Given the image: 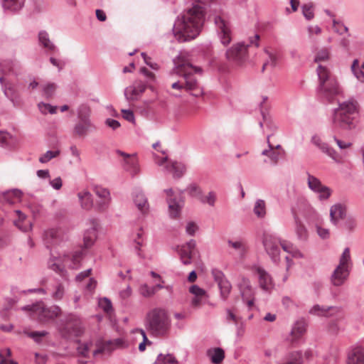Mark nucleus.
Here are the masks:
<instances>
[{
    "mask_svg": "<svg viewBox=\"0 0 364 364\" xmlns=\"http://www.w3.org/2000/svg\"><path fill=\"white\" fill-rule=\"evenodd\" d=\"M294 213L297 215H301L306 219H311L314 218L316 212L311 205L305 200L301 199L298 201L296 210H293V214Z\"/></svg>",
    "mask_w": 364,
    "mask_h": 364,
    "instance_id": "obj_20",
    "label": "nucleus"
},
{
    "mask_svg": "<svg viewBox=\"0 0 364 364\" xmlns=\"http://www.w3.org/2000/svg\"><path fill=\"white\" fill-rule=\"evenodd\" d=\"M269 150H264L262 154L267 156L272 163L276 164L282 156L283 151L281 149L279 145H277L274 148L271 144H269Z\"/></svg>",
    "mask_w": 364,
    "mask_h": 364,
    "instance_id": "obj_33",
    "label": "nucleus"
},
{
    "mask_svg": "<svg viewBox=\"0 0 364 364\" xmlns=\"http://www.w3.org/2000/svg\"><path fill=\"white\" fill-rule=\"evenodd\" d=\"M328 58H329L328 50L326 49H323L317 53L316 58H315V61L316 63H321V62L327 60L328 59Z\"/></svg>",
    "mask_w": 364,
    "mask_h": 364,
    "instance_id": "obj_64",
    "label": "nucleus"
},
{
    "mask_svg": "<svg viewBox=\"0 0 364 364\" xmlns=\"http://www.w3.org/2000/svg\"><path fill=\"white\" fill-rule=\"evenodd\" d=\"M323 151L326 153L330 157L338 162L341 161V157L331 148L323 146L322 147Z\"/></svg>",
    "mask_w": 364,
    "mask_h": 364,
    "instance_id": "obj_63",
    "label": "nucleus"
},
{
    "mask_svg": "<svg viewBox=\"0 0 364 364\" xmlns=\"http://www.w3.org/2000/svg\"><path fill=\"white\" fill-rule=\"evenodd\" d=\"M139 293L144 297H151L154 294V290L150 288L147 284H142L139 287Z\"/></svg>",
    "mask_w": 364,
    "mask_h": 364,
    "instance_id": "obj_62",
    "label": "nucleus"
},
{
    "mask_svg": "<svg viewBox=\"0 0 364 364\" xmlns=\"http://www.w3.org/2000/svg\"><path fill=\"white\" fill-rule=\"evenodd\" d=\"M117 154L124 158V163L127 166V168H132L133 173L137 171V159L135 155H129L121 151H117Z\"/></svg>",
    "mask_w": 364,
    "mask_h": 364,
    "instance_id": "obj_35",
    "label": "nucleus"
},
{
    "mask_svg": "<svg viewBox=\"0 0 364 364\" xmlns=\"http://www.w3.org/2000/svg\"><path fill=\"white\" fill-rule=\"evenodd\" d=\"M350 264V249L346 247L341 256L339 264L332 274L331 282L333 285L340 286L345 282L349 274Z\"/></svg>",
    "mask_w": 364,
    "mask_h": 364,
    "instance_id": "obj_9",
    "label": "nucleus"
},
{
    "mask_svg": "<svg viewBox=\"0 0 364 364\" xmlns=\"http://www.w3.org/2000/svg\"><path fill=\"white\" fill-rule=\"evenodd\" d=\"M43 239L47 247L54 245L63 240V231L59 228H50L45 232Z\"/></svg>",
    "mask_w": 364,
    "mask_h": 364,
    "instance_id": "obj_19",
    "label": "nucleus"
},
{
    "mask_svg": "<svg viewBox=\"0 0 364 364\" xmlns=\"http://www.w3.org/2000/svg\"><path fill=\"white\" fill-rule=\"evenodd\" d=\"M25 0H4L3 6L11 11H18L23 6Z\"/></svg>",
    "mask_w": 364,
    "mask_h": 364,
    "instance_id": "obj_39",
    "label": "nucleus"
},
{
    "mask_svg": "<svg viewBox=\"0 0 364 364\" xmlns=\"http://www.w3.org/2000/svg\"><path fill=\"white\" fill-rule=\"evenodd\" d=\"M240 289L243 300L246 302L249 308L254 305V294L247 279H243L240 284Z\"/></svg>",
    "mask_w": 364,
    "mask_h": 364,
    "instance_id": "obj_21",
    "label": "nucleus"
},
{
    "mask_svg": "<svg viewBox=\"0 0 364 364\" xmlns=\"http://www.w3.org/2000/svg\"><path fill=\"white\" fill-rule=\"evenodd\" d=\"M77 197L81 207L83 209L89 210L93 205L92 194L87 189H82L77 193Z\"/></svg>",
    "mask_w": 364,
    "mask_h": 364,
    "instance_id": "obj_25",
    "label": "nucleus"
},
{
    "mask_svg": "<svg viewBox=\"0 0 364 364\" xmlns=\"http://www.w3.org/2000/svg\"><path fill=\"white\" fill-rule=\"evenodd\" d=\"M51 296L55 300H60L65 294V287L62 283H56L51 290Z\"/></svg>",
    "mask_w": 364,
    "mask_h": 364,
    "instance_id": "obj_44",
    "label": "nucleus"
},
{
    "mask_svg": "<svg viewBox=\"0 0 364 364\" xmlns=\"http://www.w3.org/2000/svg\"><path fill=\"white\" fill-rule=\"evenodd\" d=\"M332 308L321 307L319 305H315L311 310L310 313L316 316H327L328 312L331 310Z\"/></svg>",
    "mask_w": 364,
    "mask_h": 364,
    "instance_id": "obj_55",
    "label": "nucleus"
},
{
    "mask_svg": "<svg viewBox=\"0 0 364 364\" xmlns=\"http://www.w3.org/2000/svg\"><path fill=\"white\" fill-rule=\"evenodd\" d=\"M92 127L90 121H81L74 127V134L77 136H85Z\"/></svg>",
    "mask_w": 364,
    "mask_h": 364,
    "instance_id": "obj_34",
    "label": "nucleus"
},
{
    "mask_svg": "<svg viewBox=\"0 0 364 364\" xmlns=\"http://www.w3.org/2000/svg\"><path fill=\"white\" fill-rule=\"evenodd\" d=\"M346 214V208L341 204L333 205L330 210V216L331 221L336 224L338 220L342 219Z\"/></svg>",
    "mask_w": 364,
    "mask_h": 364,
    "instance_id": "obj_32",
    "label": "nucleus"
},
{
    "mask_svg": "<svg viewBox=\"0 0 364 364\" xmlns=\"http://www.w3.org/2000/svg\"><path fill=\"white\" fill-rule=\"evenodd\" d=\"M189 292L193 295L191 306L194 308L200 306L203 301L206 298L205 291L197 285H192L189 288Z\"/></svg>",
    "mask_w": 364,
    "mask_h": 364,
    "instance_id": "obj_22",
    "label": "nucleus"
},
{
    "mask_svg": "<svg viewBox=\"0 0 364 364\" xmlns=\"http://www.w3.org/2000/svg\"><path fill=\"white\" fill-rule=\"evenodd\" d=\"M144 230L142 228H138L134 234V240L136 245V248L139 250L144 244Z\"/></svg>",
    "mask_w": 364,
    "mask_h": 364,
    "instance_id": "obj_49",
    "label": "nucleus"
},
{
    "mask_svg": "<svg viewBox=\"0 0 364 364\" xmlns=\"http://www.w3.org/2000/svg\"><path fill=\"white\" fill-rule=\"evenodd\" d=\"M216 200V194L214 192H209L205 196H201L200 201L213 206Z\"/></svg>",
    "mask_w": 364,
    "mask_h": 364,
    "instance_id": "obj_60",
    "label": "nucleus"
},
{
    "mask_svg": "<svg viewBox=\"0 0 364 364\" xmlns=\"http://www.w3.org/2000/svg\"><path fill=\"white\" fill-rule=\"evenodd\" d=\"M247 55V46L242 43H237L234 45L230 49H229L226 55L230 60H232L236 63L242 62Z\"/></svg>",
    "mask_w": 364,
    "mask_h": 364,
    "instance_id": "obj_16",
    "label": "nucleus"
},
{
    "mask_svg": "<svg viewBox=\"0 0 364 364\" xmlns=\"http://www.w3.org/2000/svg\"><path fill=\"white\" fill-rule=\"evenodd\" d=\"M11 357V351L9 348L0 349V364H18Z\"/></svg>",
    "mask_w": 364,
    "mask_h": 364,
    "instance_id": "obj_43",
    "label": "nucleus"
},
{
    "mask_svg": "<svg viewBox=\"0 0 364 364\" xmlns=\"http://www.w3.org/2000/svg\"><path fill=\"white\" fill-rule=\"evenodd\" d=\"M15 213L18 217L17 220H14V225L22 231H28L31 229V223L27 220L26 216L20 210H16Z\"/></svg>",
    "mask_w": 364,
    "mask_h": 364,
    "instance_id": "obj_27",
    "label": "nucleus"
},
{
    "mask_svg": "<svg viewBox=\"0 0 364 364\" xmlns=\"http://www.w3.org/2000/svg\"><path fill=\"white\" fill-rule=\"evenodd\" d=\"M57 88V85L53 82H48L46 85H43V95L47 98L49 99L53 97Z\"/></svg>",
    "mask_w": 364,
    "mask_h": 364,
    "instance_id": "obj_50",
    "label": "nucleus"
},
{
    "mask_svg": "<svg viewBox=\"0 0 364 364\" xmlns=\"http://www.w3.org/2000/svg\"><path fill=\"white\" fill-rule=\"evenodd\" d=\"M146 326L154 336H165L171 326V320L166 311L160 308L149 311L146 316Z\"/></svg>",
    "mask_w": 364,
    "mask_h": 364,
    "instance_id": "obj_6",
    "label": "nucleus"
},
{
    "mask_svg": "<svg viewBox=\"0 0 364 364\" xmlns=\"http://www.w3.org/2000/svg\"><path fill=\"white\" fill-rule=\"evenodd\" d=\"M38 108L39 111L43 114H46L47 113L55 114L57 110V107H54L50 104L43 102L38 103Z\"/></svg>",
    "mask_w": 364,
    "mask_h": 364,
    "instance_id": "obj_52",
    "label": "nucleus"
},
{
    "mask_svg": "<svg viewBox=\"0 0 364 364\" xmlns=\"http://www.w3.org/2000/svg\"><path fill=\"white\" fill-rule=\"evenodd\" d=\"M187 191L190 196L198 198L200 200L202 191L198 186L196 184H191L188 186Z\"/></svg>",
    "mask_w": 364,
    "mask_h": 364,
    "instance_id": "obj_57",
    "label": "nucleus"
},
{
    "mask_svg": "<svg viewBox=\"0 0 364 364\" xmlns=\"http://www.w3.org/2000/svg\"><path fill=\"white\" fill-rule=\"evenodd\" d=\"M99 306L101 309H102L106 313L111 312L112 309L111 301L107 298H103L100 299Z\"/></svg>",
    "mask_w": 364,
    "mask_h": 364,
    "instance_id": "obj_61",
    "label": "nucleus"
},
{
    "mask_svg": "<svg viewBox=\"0 0 364 364\" xmlns=\"http://www.w3.org/2000/svg\"><path fill=\"white\" fill-rule=\"evenodd\" d=\"M24 310L30 311L31 315L36 317L41 323H46L60 316L61 309L58 306L46 307L43 302H38L31 306H26Z\"/></svg>",
    "mask_w": 364,
    "mask_h": 364,
    "instance_id": "obj_8",
    "label": "nucleus"
},
{
    "mask_svg": "<svg viewBox=\"0 0 364 364\" xmlns=\"http://www.w3.org/2000/svg\"><path fill=\"white\" fill-rule=\"evenodd\" d=\"M97 238V229L95 225H92L90 228L87 229L85 232L83 237V245L85 248L90 247L95 242Z\"/></svg>",
    "mask_w": 364,
    "mask_h": 364,
    "instance_id": "obj_28",
    "label": "nucleus"
},
{
    "mask_svg": "<svg viewBox=\"0 0 364 364\" xmlns=\"http://www.w3.org/2000/svg\"><path fill=\"white\" fill-rule=\"evenodd\" d=\"M39 43L49 53H54L57 50L56 46L50 40L48 33L42 31L38 33Z\"/></svg>",
    "mask_w": 364,
    "mask_h": 364,
    "instance_id": "obj_26",
    "label": "nucleus"
},
{
    "mask_svg": "<svg viewBox=\"0 0 364 364\" xmlns=\"http://www.w3.org/2000/svg\"><path fill=\"white\" fill-rule=\"evenodd\" d=\"M20 68V65L16 61H5L0 65V69L4 74L14 73Z\"/></svg>",
    "mask_w": 364,
    "mask_h": 364,
    "instance_id": "obj_42",
    "label": "nucleus"
},
{
    "mask_svg": "<svg viewBox=\"0 0 364 364\" xmlns=\"http://www.w3.org/2000/svg\"><path fill=\"white\" fill-rule=\"evenodd\" d=\"M134 201L138 209L141 213H146L148 210L149 204L147 202V199L142 193H136L134 197Z\"/></svg>",
    "mask_w": 364,
    "mask_h": 364,
    "instance_id": "obj_36",
    "label": "nucleus"
},
{
    "mask_svg": "<svg viewBox=\"0 0 364 364\" xmlns=\"http://www.w3.org/2000/svg\"><path fill=\"white\" fill-rule=\"evenodd\" d=\"M83 331L80 318L74 314H69L63 324L61 332L65 336H78Z\"/></svg>",
    "mask_w": 364,
    "mask_h": 364,
    "instance_id": "obj_12",
    "label": "nucleus"
},
{
    "mask_svg": "<svg viewBox=\"0 0 364 364\" xmlns=\"http://www.w3.org/2000/svg\"><path fill=\"white\" fill-rule=\"evenodd\" d=\"M306 324L304 321H297L292 330H291V337L293 341H296L301 338L306 332Z\"/></svg>",
    "mask_w": 364,
    "mask_h": 364,
    "instance_id": "obj_37",
    "label": "nucleus"
},
{
    "mask_svg": "<svg viewBox=\"0 0 364 364\" xmlns=\"http://www.w3.org/2000/svg\"><path fill=\"white\" fill-rule=\"evenodd\" d=\"M255 271L259 277V283L262 289L269 291L273 287L272 279L262 267H257Z\"/></svg>",
    "mask_w": 364,
    "mask_h": 364,
    "instance_id": "obj_24",
    "label": "nucleus"
},
{
    "mask_svg": "<svg viewBox=\"0 0 364 364\" xmlns=\"http://www.w3.org/2000/svg\"><path fill=\"white\" fill-rule=\"evenodd\" d=\"M90 108L86 105H81L77 111L78 118L81 121H90L89 117L90 115Z\"/></svg>",
    "mask_w": 364,
    "mask_h": 364,
    "instance_id": "obj_48",
    "label": "nucleus"
},
{
    "mask_svg": "<svg viewBox=\"0 0 364 364\" xmlns=\"http://www.w3.org/2000/svg\"><path fill=\"white\" fill-rule=\"evenodd\" d=\"M358 112V105L354 100L340 103L334 109L332 117V128L335 132L341 129H352L355 127V117Z\"/></svg>",
    "mask_w": 364,
    "mask_h": 364,
    "instance_id": "obj_3",
    "label": "nucleus"
},
{
    "mask_svg": "<svg viewBox=\"0 0 364 364\" xmlns=\"http://www.w3.org/2000/svg\"><path fill=\"white\" fill-rule=\"evenodd\" d=\"M155 162L159 166H163L164 169L171 173L173 178H181L186 171V166L181 162L171 160L167 156H155Z\"/></svg>",
    "mask_w": 364,
    "mask_h": 364,
    "instance_id": "obj_11",
    "label": "nucleus"
},
{
    "mask_svg": "<svg viewBox=\"0 0 364 364\" xmlns=\"http://www.w3.org/2000/svg\"><path fill=\"white\" fill-rule=\"evenodd\" d=\"M196 242L193 240L182 245L179 250L180 258L183 264H189L191 262L195 252Z\"/></svg>",
    "mask_w": 364,
    "mask_h": 364,
    "instance_id": "obj_17",
    "label": "nucleus"
},
{
    "mask_svg": "<svg viewBox=\"0 0 364 364\" xmlns=\"http://www.w3.org/2000/svg\"><path fill=\"white\" fill-rule=\"evenodd\" d=\"M174 71L176 74L183 77V80L173 82L171 88L173 90H186L192 92L194 96H200L203 94L202 89L199 87L197 80L193 77V73H201L202 70L199 67L193 66L191 62L189 56L184 53H181L174 60Z\"/></svg>",
    "mask_w": 364,
    "mask_h": 364,
    "instance_id": "obj_2",
    "label": "nucleus"
},
{
    "mask_svg": "<svg viewBox=\"0 0 364 364\" xmlns=\"http://www.w3.org/2000/svg\"><path fill=\"white\" fill-rule=\"evenodd\" d=\"M95 192L96 195L102 199L101 202H99V208L101 210L105 209L109 201V192L107 189L100 187L96 186L95 188Z\"/></svg>",
    "mask_w": 364,
    "mask_h": 364,
    "instance_id": "obj_30",
    "label": "nucleus"
},
{
    "mask_svg": "<svg viewBox=\"0 0 364 364\" xmlns=\"http://www.w3.org/2000/svg\"><path fill=\"white\" fill-rule=\"evenodd\" d=\"M166 192L168 196L167 202L168 204L169 215L172 218H177L180 215L183 201H177L176 198H172V189L167 190Z\"/></svg>",
    "mask_w": 364,
    "mask_h": 364,
    "instance_id": "obj_18",
    "label": "nucleus"
},
{
    "mask_svg": "<svg viewBox=\"0 0 364 364\" xmlns=\"http://www.w3.org/2000/svg\"><path fill=\"white\" fill-rule=\"evenodd\" d=\"M205 20L203 7L196 5L178 18L173 28L175 38L180 42L194 39L201 31Z\"/></svg>",
    "mask_w": 364,
    "mask_h": 364,
    "instance_id": "obj_1",
    "label": "nucleus"
},
{
    "mask_svg": "<svg viewBox=\"0 0 364 364\" xmlns=\"http://www.w3.org/2000/svg\"><path fill=\"white\" fill-rule=\"evenodd\" d=\"M351 70L358 80L364 82V70L360 68V62L358 60H355L353 61Z\"/></svg>",
    "mask_w": 364,
    "mask_h": 364,
    "instance_id": "obj_47",
    "label": "nucleus"
},
{
    "mask_svg": "<svg viewBox=\"0 0 364 364\" xmlns=\"http://www.w3.org/2000/svg\"><path fill=\"white\" fill-rule=\"evenodd\" d=\"M218 287L220 289L222 296L224 299L227 298L231 289V285L230 282L226 279L225 281H223L222 283H220V284H218Z\"/></svg>",
    "mask_w": 364,
    "mask_h": 364,
    "instance_id": "obj_56",
    "label": "nucleus"
},
{
    "mask_svg": "<svg viewBox=\"0 0 364 364\" xmlns=\"http://www.w3.org/2000/svg\"><path fill=\"white\" fill-rule=\"evenodd\" d=\"M146 89V85L144 82L137 80L135 81L132 85L127 87L124 90V95L127 100L135 101L139 99L141 95L144 92Z\"/></svg>",
    "mask_w": 364,
    "mask_h": 364,
    "instance_id": "obj_14",
    "label": "nucleus"
},
{
    "mask_svg": "<svg viewBox=\"0 0 364 364\" xmlns=\"http://www.w3.org/2000/svg\"><path fill=\"white\" fill-rule=\"evenodd\" d=\"M228 245L235 250L237 251V253L239 256L242 258L247 251V246L246 243L242 240H237V241H228Z\"/></svg>",
    "mask_w": 364,
    "mask_h": 364,
    "instance_id": "obj_40",
    "label": "nucleus"
},
{
    "mask_svg": "<svg viewBox=\"0 0 364 364\" xmlns=\"http://www.w3.org/2000/svg\"><path fill=\"white\" fill-rule=\"evenodd\" d=\"M254 213L260 218L266 215V203L264 200L259 199L255 202L254 206Z\"/></svg>",
    "mask_w": 364,
    "mask_h": 364,
    "instance_id": "obj_46",
    "label": "nucleus"
},
{
    "mask_svg": "<svg viewBox=\"0 0 364 364\" xmlns=\"http://www.w3.org/2000/svg\"><path fill=\"white\" fill-rule=\"evenodd\" d=\"M214 21L221 43L224 46L228 45L232 40V31L230 22L223 16H215Z\"/></svg>",
    "mask_w": 364,
    "mask_h": 364,
    "instance_id": "obj_13",
    "label": "nucleus"
},
{
    "mask_svg": "<svg viewBox=\"0 0 364 364\" xmlns=\"http://www.w3.org/2000/svg\"><path fill=\"white\" fill-rule=\"evenodd\" d=\"M13 137L7 132H0V145L10 146Z\"/></svg>",
    "mask_w": 364,
    "mask_h": 364,
    "instance_id": "obj_59",
    "label": "nucleus"
},
{
    "mask_svg": "<svg viewBox=\"0 0 364 364\" xmlns=\"http://www.w3.org/2000/svg\"><path fill=\"white\" fill-rule=\"evenodd\" d=\"M132 333L136 335L141 339V343L139 344V350L141 352H143L146 349V346H150L151 344V341L147 338L146 335L144 330L142 329H136L132 331Z\"/></svg>",
    "mask_w": 364,
    "mask_h": 364,
    "instance_id": "obj_41",
    "label": "nucleus"
},
{
    "mask_svg": "<svg viewBox=\"0 0 364 364\" xmlns=\"http://www.w3.org/2000/svg\"><path fill=\"white\" fill-rule=\"evenodd\" d=\"M263 245L267 253L275 262L279 260L280 247L291 256H295L297 254V250L291 242L287 240H280L267 232L264 234Z\"/></svg>",
    "mask_w": 364,
    "mask_h": 364,
    "instance_id": "obj_7",
    "label": "nucleus"
},
{
    "mask_svg": "<svg viewBox=\"0 0 364 364\" xmlns=\"http://www.w3.org/2000/svg\"><path fill=\"white\" fill-rule=\"evenodd\" d=\"M302 14L307 20H311L314 17V6L308 3L302 6Z\"/></svg>",
    "mask_w": 364,
    "mask_h": 364,
    "instance_id": "obj_53",
    "label": "nucleus"
},
{
    "mask_svg": "<svg viewBox=\"0 0 364 364\" xmlns=\"http://www.w3.org/2000/svg\"><path fill=\"white\" fill-rule=\"evenodd\" d=\"M128 346V343L119 338L112 341L100 342L95 346L92 342L80 343L77 348V353L82 358H89L90 353L97 357L99 355L108 354L117 348H124Z\"/></svg>",
    "mask_w": 364,
    "mask_h": 364,
    "instance_id": "obj_5",
    "label": "nucleus"
},
{
    "mask_svg": "<svg viewBox=\"0 0 364 364\" xmlns=\"http://www.w3.org/2000/svg\"><path fill=\"white\" fill-rule=\"evenodd\" d=\"M333 28L335 32L342 35L348 32V28L346 27L343 23L337 21L336 19H333Z\"/></svg>",
    "mask_w": 364,
    "mask_h": 364,
    "instance_id": "obj_54",
    "label": "nucleus"
},
{
    "mask_svg": "<svg viewBox=\"0 0 364 364\" xmlns=\"http://www.w3.org/2000/svg\"><path fill=\"white\" fill-rule=\"evenodd\" d=\"M60 154L59 150L48 151L39 158L41 163L45 164L54 159Z\"/></svg>",
    "mask_w": 364,
    "mask_h": 364,
    "instance_id": "obj_51",
    "label": "nucleus"
},
{
    "mask_svg": "<svg viewBox=\"0 0 364 364\" xmlns=\"http://www.w3.org/2000/svg\"><path fill=\"white\" fill-rule=\"evenodd\" d=\"M82 257L81 251L76 252L70 258L68 255H64L63 258H58L54 262H49V267L53 271L59 273L61 276L65 277L64 274V267H68L71 269L76 268Z\"/></svg>",
    "mask_w": 364,
    "mask_h": 364,
    "instance_id": "obj_10",
    "label": "nucleus"
},
{
    "mask_svg": "<svg viewBox=\"0 0 364 364\" xmlns=\"http://www.w3.org/2000/svg\"><path fill=\"white\" fill-rule=\"evenodd\" d=\"M295 232L298 238L301 240H306L308 238V231L305 225L302 223L297 213H294Z\"/></svg>",
    "mask_w": 364,
    "mask_h": 364,
    "instance_id": "obj_29",
    "label": "nucleus"
},
{
    "mask_svg": "<svg viewBox=\"0 0 364 364\" xmlns=\"http://www.w3.org/2000/svg\"><path fill=\"white\" fill-rule=\"evenodd\" d=\"M208 355L210 358L212 363L218 364L222 362L224 359L225 353L223 349L217 348L208 350Z\"/></svg>",
    "mask_w": 364,
    "mask_h": 364,
    "instance_id": "obj_38",
    "label": "nucleus"
},
{
    "mask_svg": "<svg viewBox=\"0 0 364 364\" xmlns=\"http://www.w3.org/2000/svg\"><path fill=\"white\" fill-rule=\"evenodd\" d=\"M348 364H364V349L355 348L348 355Z\"/></svg>",
    "mask_w": 364,
    "mask_h": 364,
    "instance_id": "obj_31",
    "label": "nucleus"
},
{
    "mask_svg": "<svg viewBox=\"0 0 364 364\" xmlns=\"http://www.w3.org/2000/svg\"><path fill=\"white\" fill-rule=\"evenodd\" d=\"M308 185L309 188L319 194L321 199H327L331 196L330 189L323 186L321 181L313 176L309 175Z\"/></svg>",
    "mask_w": 364,
    "mask_h": 364,
    "instance_id": "obj_15",
    "label": "nucleus"
},
{
    "mask_svg": "<svg viewBox=\"0 0 364 364\" xmlns=\"http://www.w3.org/2000/svg\"><path fill=\"white\" fill-rule=\"evenodd\" d=\"M318 77V94L321 98L333 102L336 97L342 94V90L336 79L328 69L319 65L317 68Z\"/></svg>",
    "mask_w": 364,
    "mask_h": 364,
    "instance_id": "obj_4",
    "label": "nucleus"
},
{
    "mask_svg": "<svg viewBox=\"0 0 364 364\" xmlns=\"http://www.w3.org/2000/svg\"><path fill=\"white\" fill-rule=\"evenodd\" d=\"M22 193L17 189L8 191L4 193L0 197V201L2 203L14 205L21 202Z\"/></svg>",
    "mask_w": 364,
    "mask_h": 364,
    "instance_id": "obj_23",
    "label": "nucleus"
},
{
    "mask_svg": "<svg viewBox=\"0 0 364 364\" xmlns=\"http://www.w3.org/2000/svg\"><path fill=\"white\" fill-rule=\"evenodd\" d=\"M269 60L263 65L262 70H264L267 66L274 68L277 65L278 61V56L276 53H268Z\"/></svg>",
    "mask_w": 364,
    "mask_h": 364,
    "instance_id": "obj_58",
    "label": "nucleus"
},
{
    "mask_svg": "<svg viewBox=\"0 0 364 364\" xmlns=\"http://www.w3.org/2000/svg\"><path fill=\"white\" fill-rule=\"evenodd\" d=\"M155 364H178L176 358L171 354H160L155 360Z\"/></svg>",
    "mask_w": 364,
    "mask_h": 364,
    "instance_id": "obj_45",
    "label": "nucleus"
}]
</instances>
